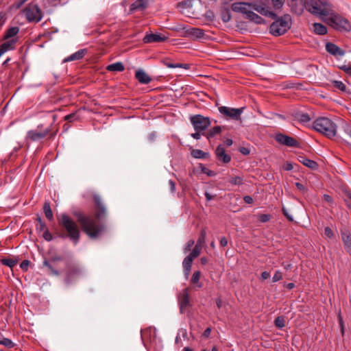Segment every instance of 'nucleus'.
I'll return each instance as SVG.
<instances>
[{
    "instance_id": "56",
    "label": "nucleus",
    "mask_w": 351,
    "mask_h": 351,
    "mask_svg": "<svg viewBox=\"0 0 351 351\" xmlns=\"http://www.w3.org/2000/svg\"><path fill=\"white\" fill-rule=\"evenodd\" d=\"M270 219H271L270 215L262 214L259 216V220H260V221H261L263 223L269 221L270 220Z\"/></svg>"
},
{
    "instance_id": "33",
    "label": "nucleus",
    "mask_w": 351,
    "mask_h": 351,
    "mask_svg": "<svg viewBox=\"0 0 351 351\" xmlns=\"http://www.w3.org/2000/svg\"><path fill=\"white\" fill-rule=\"evenodd\" d=\"M246 19L256 24H261L264 23V20L262 19V17L252 10L250 12H248V16Z\"/></svg>"
},
{
    "instance_id": "59",
    "label": "nucleus",
    "mask_w": 351,
    "mask_h": 351,
    "mask_svg": "<svg viewBox=\"0 0 351 351\" xmlns=\"http://www.w3.org/2000/svg\"><path fill=\"white\" fill-rule=\"evenodd\" d=\"M282 212L283 215H285V217L287 219L288 221H293V217L289 214L287 210L285 207H282Z\"/></svg>"
},
{
    "instance_id": "2",
    "label": "nucleus",
    "mask_w": 351,
    "mask_h": 351,
    "mask_svg": "<svg viewBox=\"0 0 351 351\" xmlns=\"http://www.w3.org/2000/svg\"><path fill=\"white\" fill-rule=\"evenodd\" d=\"M59 227L62 230L61 238L69 239L74 245H77L80 239V230L78 224L66 213L57 215Z\"/></svg>"
},
{
    "instance_id": "18",
    "label": "nucleus",
    "mask_w": 351,
    "mask_h": 351,
    "mask_svg": "<svg viewBox=\"0 0 351 351\" xmlns=\"http://www.w3.org/2000/svg\"><path fill=\"white\" fill-rule=\"evenodd\" d=\"M341 237L346 252L351 256V233L348 230H341Z\"/></svg>"
},
{
    "instance_id": "14",
    "label": "nucleus",
    "mask_w": 351,
    "mask_h": 351,
    "mask_svg": "<svg viewBox=\"0 0 351 351\" xmlns=\"http://www.w3.org/2000/svg\"><path fill=\"white\" fill-rule=\"evenodd\" d=\"M36 129L41 134H45L44 135L47 140L53 139L58 132V129H54L52 124L45 125L41 123Z\"/></svg>"
},
{
    "instance_id": "19",
    "label": "nucleus",
    "mask_w": 351,
    "mask_h": 351,
    "mask_svg": "<svg viewBox=\"0 0 351 351\" xmlns=\"http://www.w3.org/2000/svg\"><path fill=\"white\" fill-rule=\"evenodd\" d=\"M168 37L162 34H146L143 38L144 43H161L167 40Z\"/></svg>"
},
{
    "instance_id": "54",
    "label": "nucleus",
    "mask_w": 351,
    "mask_h": 351,
    "mask_svg": "<svg viewBox=\"0 0 351 351\" xmlns=\"http://www.w3.org/2000/svg\"><path fill=\"white\" fill-rule=\"evenodd\" d=\"M205 18L207 19V21H213L214 19H215V14L213 11L211 10H208L206 13H205Z\"/></svg>"
},
{
    "instance_id": "51",
    "label": "nucleus",
    "mask_w": 351,
    "mask_h": 351,
    "mask_svg": "<svg viewBox=\"0 0 351 351\" xmlns=\"http://www.w3.org/2000/svg\"><path fill=\"white\" fill-rule=\"evenodd\" d=\"M324 234L329 239L335 238V233L330 227H326L324 228Z\"/></svg>"
},
{
    "instance_id": "43",
    "label": "nucleus",
    "mask_w": 351,
    "mask_h": 351,
    "mask_svg": "<svg viewBox=\"0 0 351 351\" xmlns=\"http://www.w3.org/2000/svg\"><path fill=\"white\" fill-rule=\"evenodd\" d=\"M192 6V0H184L178 3L177 7L182 12L184 9L189 8Z\"/></svg>"
},
{
    "instance_id": "41",
    "label": "nucleus",
    "mask_w": 351,
    "mask_h": 351,
    "mask_svg": "<svg viewBox=\"0 0 351 351\" xmlns=\"http://www.w3.org/2000/svg\"><path fill=\"white\" fill-rule=\"evenodd\" d=\"M1 263L12 269L17 264V260L12 258H3L1 259Z\"/></svg>"
},
{
    "instance_id": "47",
    "label": "nucleus",
    "mask_w": 351,
    "mask_h": 351,
    "mask_svg": "<svg viewBox=\"0 0 351 351\" xmlns=\"http://www.w3.org/2000/svg\"><path fill=\"white\" fill-rule=\"evenodd\" d=\"M285 319L282 316L277 317L274 320V324L278 328H282L285 326Z\"/></svg>"
},
{
    "instance_id": "60",
    "label": "nucleus",
    "mask_w": 351,
    "mask_h": 351,
    "mask_svg": "<svg viewBox=\"0 0 351 351\" xmlns=\"http://www.w3.org/2000/svg\"><path fill=\"white\" fill-rule=\"evenodd\" d=\"M293 169V166L291 162H287L283 166V169L285 171H291Z\"/></svg>"
},
{
    "instance_id": "28",
    "label": "nucleus",
    "mask_w": 351,
    "mask_h": 351,
    "mask_svg": "<svg viewBox=\"0 0 351 351\" xmlns=\"http://www.w3.org/2000/svg\"><path fill=\"white\" fill-rule=\"evenodd\" d=\"M135 77L141 84H147L152 81L151 77L145 72L141 70L136 72Z\"/></svg>"
},
{
    "instance_id": "16",
    "label": "nucleus",
    "mask_w": 351,
    "mask_h": 351,
    "mask_svg": "<svg viewBox=\"0 0 351 351\" xmlns=\"http://www.w3.org/2000/svg\"><path fill=\"white\" fill-rule=\"evenodd\" d=\"M231 9L234 12H239L245 15V19L248 16V12H251L250 3L248 2H235L232 4Z\"/></svg>"
},
{
    "instance_id": "44",
    "label": "nucleus",
    "mask_w": 351,
    "mask_h": 351,
    "mask_svg": "<svg viewBox=\"0 0 351 351\" xmlns=\"http://www.w3.org/2000/svg\"><path fill=\"white\" fill-rule=\"evenodd\" d=\"M206 237V231L204 228H203L200 231L199 236L197 241L196 245H199L202 247L203 244L205 243Z\"/></svg>"
},
{
    "instance_id": "10",
    "label": "nucleus",
    "mask_w": 351,
    "mask_h": 351,
    "mask_svg": "<svg viewBox=\"0 0 351 351\" xmlns=\"http://www.w3.org/2000/svg\"><path fill=\"white\" fill-rule=\"evenodd\" d=\"M65 259L60 256H55L51 257L49 259H45L43 261V266L47 267L49 269V271L56 276L60 275L61 272L58 269V263L59 262H63Z\"/></svg>"
},
{
    "instance_id": "63",
    "label": "nucleus",
    "mask_w": 351,
    "mask_h": 351,
    "mask_svg": "<svg viewBox=\"0 0 351 351\" xmlns=\"http://www.w3.org/2000/svg\"><path fill=\"white\" fill-rule=\"evenodd\" d=\"M202 132V131H195V133L191 134V136L193 138L198 140L201 137Z\"/></svg>"
},
{
    "instance_id": "50",
    "label": "nucleus",
    "mask_w": 351,
    "mask_h": 351,
    "mask_svg": "<svg viewBox=\"0 0 351 351\" xmlns=\"http://www.w3.org/2000/svg\"><path fill=\"white\" fill-rule=\"evenodd\" d=\"M274 8L276 10L281 8L285 1V0H271Z\"/></svg>"
},
{
    "instance_id": "49",
    "label": "nucleus",
    "mask_w": 351,
    "mask_h": 351,
    "mask_svg": "<svg viewBox=\"0 0 351 351\" xmlns=\"http://www.w3.org/2000/svg\"><path fill=\"white\" fill-rule=\"evenodd\" d=\"M332 83H333V86L335 88H338L340 90L343 91V92L346 91V86L345 84H343L342 82L335 80V81H333Z\"/></svg>"
},
{
    "instance_id": "13",
    "label": "nucleus",
    "mask_w": 351,
    "mask_h": 351,
    "mask_svg": "<svg viewBox=\"0 0 351 351\" xmlns=\"http://www.w3.org/2000/svg\"><path fill=\"white\" fill-rule=\"evenodd\" d=\"M64 265L65 266V280L69 282L74 277L80 274V271L75 265L68 260L64 261Z\"/></svg>"
},
{
    "instance_id": "39",
    "label": "nucleus",
    "mask_w": 351,
    "mask_h": 351,
    "mask_svg": "<svg viewBox=\"0 0 351 351\" xmlns=\"http://www.w3.org/2000/svg\"><path fill=\"white\" fill-rule=\"evenodd\" d=\"M191 156L195 158H206L208 157L209 154L201 149H195L192 150Z\"/></svg>"
},
{
    "instance_id": "46",
    "label": "nucleus",
    "mask_w": 351,
    "mask_h": 351,
    "mask_svg": "<svg viewBox=\"0 0 351 351\" xmlns=\"http://www.w3.org/2000/svg\"><path fill=\"white\" fill-rule=\"evenodd\" d=\"M202 249V246L199 245H195L193 251L189 255L191 256L193 258H195L200 254Z\"/></svg>"
},
{
    "instance_id": "21",
    "label": "nucleus",
    "mask_w": 351,
    "mask_h": 351,
    "mask_svg": "<svg viewBox=\"0 0 351 351\" xmlns=\"http://www.w3.org/2000/svg\"><path fill=\"white\" fill-rule=\"evenodd\" d=\"M189 288L184 289L178 296V302L180 304V308L182 313L189 304Z\"/></svg>"
},
{
    "instance_id": "62",
    "label": "nucleus",
    "mask_w": 351,
    "mask_h": 351,
    "mask_svg": "<svg viewBox=\"0 0 351 351\" xmlns=\"http://www.w3.org/2000/svg\"><path fill=\"white\" fill-rule=\"evenodd\" d=\"M210 333H211V328H207L203 332L202 334V337H205V338H208L210 335Z\"/></svg>"
},
{
    "instance_id": "34",
    "label": "nucleus",
    "mask_w": 351,
    "mask_h": 351,
    "mask_svg": "<svg viewBox=\"0 0 351 351\" xmlns=\"http://www.w3.org/2000/svg\"><path fill=\"white\" fill-rule=\"evenodd\" d=\"M201 277V272L199 271H195L193 274V276L191 279V283L193 285H196L197 287L202 288L203 287V284L199 282V279Z\"/></svg>"
},
{
    "instance_id": "45",
    "label": "nucleus",
    "mask_w": 351,
    "mask_h": 351,
    "mask_svg": "<svg viewBox=\"0 0 351 351\" xmlns=\"http://www.w3.org/2000/svg\"><path fill=\"white\" fill-rule=\"evenodd\" d=\"M229 182L232 185H242L243 184V178L241 176H233L231 177L229 180Z\"/></svg>"
},
{
    "instance_id": "1",
    "label": "nucleus",
    "mask_w": 351,
    "mask_h": 351,
    "mask_svg": "<svg viewBox=\"0 0 351 351\" xmlns=\"http://www.w3.org/2000/svg\"><path fill=\"white\" fill-rule=\"evenodd\" d=\"M93 199L95 204L93 215H85L80 211L75 212L73 215L76 217L82 230L90 239H97L106 230L103 221L107 217L108 210L100 195L94 194Z\"/></svg>"
},
{
    "instance_id": "26",
    "label": "nucleus",
    "mask_w": 351,
    "mask_h": 351,
    "mask_svg": "<svg viewBox=\"0 0 351 351\" xmlns=\"http://www.w3.org/2000/svg\"><path fill=\"white\" fill-rule=\"evenodd\" d=\"M298 160L304 166L312 170H316L318 169V164L315 161L307 158L305 156H298Z\"/></svg>"
},
{
    "instance_id": "40",
    "label": "nucleus",
    "mask_w": 351,
    "mask_h": 351,
    "mask_svg": "<svg viewBox=\"0 0 351 351\" xmlns=\"http://www.w3.org/2000/svg\"><path fill=\"white\" fill-rule=\"evenodd\" d=\"M220 14L221 19L224 23H227L231 19V14L229 8H222Z\"/></svg>"
},
{
    "instance_id": "55",
    "label": "nucleus",
    "mask_w": 351,
    "mask_h": 351,
    "mask_svg": "<svg viewBox=\"0 0 351 351\" xmlns=\"http://www.w3.org/2000/svg\"><path fill=\"white\" fill-rule=\"evenodd\" d=\"M43 237L47 241H51L53 239V237L48 229L43 232Z\"/></svg>"
},
{
    "instance_id": "17",
    "label": "nucleus",
    "mask_w": 351,
    "mask_h": 351,
    "mask_svg": "<svg viewBox=\"0 0 351 351\" xmlns=\"http://www.w3.org/2000/svg\"><path fill=\"white\" fill-rule=\"evenodd\" d=\"M182 30L184 33V36L189 37L191 39L195 40L202 38L204 36V31L202 29L197 27L186 28L183 27Z\"/></svg>"
},
{
    "instance_id": "8",
    "label": "nucleus",
    "mask_w": 351,
    "mask_h": 351,
    "mask_svg": "<svg viewBox=\"0 0 351 351\" xmlns=\"http://www.w3.org/2000/svg\"><path fill=\"white\" fill-rule=\"evenodd\" d=\"M268 4V0L250 2L251 10H255L263 16L274 19L276 15L274 12L270 11Z\"/></svg>"
},
{
    "instance_id": "25",
    "label": "nucleus",
    "mask_w": 351,
    "mask_h": 351,
    "mask_svg": "<svg viewBox=\"0 0 351 351\" xmlns=\"http://www.w3.org/2000/svg\"><path fill=\"white\" fill-rule=\"evenodd\" d=\"M17 41V38H12L2 43L1 45H0V51L3 54L8 51L14 50L16 47V44Z\"/></svg>"
},
{
    "instance_id": "30",
    "label": "nucleus",
    "mask_w": 351,
    "mask_h": 351,
    "mask_svg": "<svg viewBox=\"0 0 351 351\" xmlns=\"http://www.w3.org/2000/svg\"><path fill=\"white\" fill-rule=\"evenodd\" d=\"M193 259L194 258H193L191 256L188 255L187 256H186L184 258V259L183 261L182 265H183V268H184V270L185 272V275L186 276H189V274L191 271V265H192Z\"/></svg>"
},
{
    "instance_id": "64",
    "label": "nucleus",
    "mask_w": 351,
    "mask_h": 351,
    "mask_svg": "<svg viewBox=\"0 0 351 351\" xmlns=\"http://www.w3.org/2000/svg\"><path fill=\"white\" fill-rule=\"evenodd\" d=\"M220 245L222 247H226L228 245V240L225 237H223L220 239Z\"/></svg>"
},
{
    "instance_id": "42",
    "label": "nucleus",
    "mask_w": 351,
    "mask_h": 351,
    "mask_svg": "<svg viewBox=\"0 0 351 351\" xmlns=\"http://www.w3.org/2000/svg\"><path fill=\"white\" fill-rule=\"evenodd\" d=\"M36 220L37 221L36 226L38 231L44 232L48 229L45 223L42 220L40 217H38Z\"/></svg>"
},
{
    "instance_id": "29",
    "label": "nucleus",
    "mask_w": 351,
    "mask_h": 351,
    "mask_svg": "<svg viewBox=\"0 0 351 351\" xmlns=\"http://www.w3.org/2000/svg\"><path fill=\"white\" fill-rule=\"evenodd\" d=\"M87 51L86 49H80L75 53L71 54L66 58H65L64 62L78 60L82 59L86 55Z\"/></svg>"
},
{
    "instance_id": "58",
    "label": "nucleus",
    "mask_w": 351,
    "mask_h": 351,
    "mask_svg": "<svg viewBox=\"0 0 351 351\" xmlns=\"http://www.w3.org/2000/svg\"><path fill=\"white\" fill-rule=\"evenodd\" d=\"M282 278V273L279 271H276L273 276V282H278Z\"/></svg>"
},
{
    "instance_id": "6",
    "label": "nucleus",
    "mask_w": 351,
    "mask_h": 351,
    "mask_svg": "<svg viewBox=\"0 0 351 351\" xmlns=\"http://www.w3.org/2000/svg\"><path fill=\"white\" fill-rule=\"evenodd\" d=\"M330 16L328 23L333 28L339 31L349 32L351 30V25L348 19L338 14H333L332 12Z\"/></svg>"
},
{
    "instance_id": "37",
    "label": "nucleus",
    "mask_w": 351,
    "mask_h": 351,
    "mask_svg": "<svg viewBox=\"0 0 351 351\" xmlns=\"http://www.w3.org/2000/svg\"><path fill=\"white\" fill-rule=\"evenodd\" d=\"M314 32L319 35H324L327 33V28L322 23H315L313 24Z\"/></svg>"
},
{
    "instance_id": "9",
    "label": "nucleus",
    "mask_w": 351,
    "mask_h": 351,
    "mask_svg": "<svg viewBox=\"0 0 351 351\" xmlns=\"http://www.w3.org/2000/svg\"><path fill=\"white\" fill-rule=\"evenodd\" d=\"M190 121L195 131H204L210 125L209 117L202 114H195L190 117Z\"/></svg>"
},
{
    "instance_id": "57",
    "label": "nucleus",
    "mask_w": 351,
    "mask_h": 351,
    "mask_svg": "<svg viewBox=\"0 0 351 351\" xmlns=\"http://www.w3.org/2000/svg\"><path fill=\"white\" fill-rule=\"evenodd\" d=\"M29 264H30V261H28V260H24L23 261H22V263H21L20 265V267L21 268L24 270V271H27L28 269V267L29 266Z\"/></svg>"
},
{
    "instance_id": "31",
    "label": "nucleus",
    "mask_w": 351,
    "mask_h": 351,
    "mask_svg": "<svg viewBox=\"0 0 351 351\" xmlns=\"http://www.w3.org/2000/svg\"><path fill=\"white\" fill-rule=\"evenodd\" d=\"M19 32V27H12L8 28L5 32L3 36L4 40H8L10 38H12L18 34Z\"/></svg>"
},
{
    "instance_id": "61",
    "label": "nucleus",
    "mask_w": 351,
    "mask_h": 351,
    "mask_svg": "<svg viewBox=\"0 0 351 351\" xmlns=\"http://www.w3.org/2000/svg\"><path fill=\"white\" fill-rule=\"evenodd\" d=\"M243 200L246 204H252L254 202L253 198L250 195H245L243 197Z\"/></svg>"
},
{
    "instance_id": "38",
    "label": "nucleus",
    "mask_w": 351,
    "mask_h": 351,
    "mask_svg": "<svg viewBox=\"0 0 351 351\" xmlns=\"http://www.w3.org/2000/svg\"><path fill=\"white\" fill-rule=\"evenodd\" d=\"M43 211H44L45 215L47 219L51 221L53 219V212L51 209L49 202H45V204L43 205Z\"/></svg>"
},
{
    "instance_id": "48",
    "label": "nucleus",
    "mask_w": 351,
    "mask_h": 351,
    "mask_svg": "<svg viewBox=\"0 0 351 351\" xmlns=\"http://www.w3.org/2000/svg\"><path fill=\"white\" fill-rule=\"evenodd\" d=\"M0 345H3L7 348H12L14 347V343L8 338H3L0 339Z\"/></svg>"
},
{
    "instance_id": "52",
    "label": "nucleus",
    "mask_w": 351,
    "mask_h": 351,
    "mask_svg": "<svg viewBox=\"0 0 351 351\" xmlns=\"http://www.w3.org/2000/svg\"><path fill=\"white\" fill-rule=\"evenodd\" d=\"M339 68L346 72L347 74L351 75V63H349L348 64H343L341 66H339Z\"/></svg>"
},
{
    "instance_id": "20",
    "label": "nucleus",
    "mask_w": 351,
    "mask_h": 351,
    "mask_svg": "<svg viewBox=\"0 0 351 351\" xmlns=\"http://www.w3.org/2000/svg\"><path fill=\"white\" fill-rule=\"evenodd\" d=\"M215 153L219 161L225 164L230 162L231 156L226 153L225 149L221 145H219L217 147Z\"/></svg>"
},
{
    "instance_id": "15",
    "label": "nucleus",
    "mask_w": 351,
    "mask_h": 351,
    "mask_svg": "<svg viewBox=\"0 0 351 351\" xmlns=\"http://www.w3.org/2000/svg\"><path fill=\"white\" fill-rule=\"evenodd\" d=\"M276 141L281 145L291 147H299L300 143L293 137L283 134H277L275 136Z\"/></svg>"
},
{
    "instance_id": "35",
    "label": "nucleus",
    "mask_w": 351,
    "mask_h": 351,
    "mask_svg": "<svg viewBox=\"0 0 351 351\" xmlns=\"http://www.w3.org/2000/svg\"><path fill=\"white\" fill-rule=\"evenodd\" d=\"M125 67L122 62H118L107 66L106 69L109 71H123Z\"/></svg>"
},
{
    "instance_id": "53",
    "label": "nucleus",
    "mask_w": 351,
    "mask_h": 351,
    "mask_svg": "<svg viewBox=\"0 0 351 351\" xmlns=\"http://www.w3.org/2000/svg\"><path fill=\"white\" fill-rule=\"evenodd\" d=\"M195 242L193 240H189L186 243L184 248V252L186 253L189 251H191L192 247L193 246Z\"/></svg>"
},
{
    "instance_id": "4",
    "label": "nucleus",
    "mask_w": 351,
    "mask_h": 351,
    "mask_svg": "<svg viewBox=\"0 0 351 351\" xmlns=\"http://www.w3.org/2000/svg\"><path fill=\"white\" fill-rule=\"evenodd\" d=\"M315 131L324 134L328 138H332L337 134V125L330 119L319 117L313 122Z\"/></svg>"
},
{
    "instance_id": "22",
    "label": "nucleus",
    "mask_w": 351,
    "mask_h": 351,
    "mask_svg": "<svg viewBox=\"0 0 351 351\" xmlns=\"http://www.w3.org/2000/svg\"><path fill=\"white\" fill-rule=\"evenodd\" d=\"M326 50L330 54L334 56H343L345 51L332 43H327L326 44Z\"/></svg>"
},
{
    "instance_id": "36",
    "label": "nucleus",
    "mask_w": 351,
    "mask_h": 351,
    "mask_svg": "<svg viewBox=\"0 0 351 351\" xmlns=\"http://www.w3.org/2000/svg\"><path fill=\"white\" fill-rule=\"evenodd\" d=\"M162 63L164 65H165L168 68H171V69L183 68L185 69H189V65L187 64H180V63L173 64V63L170 62L167 60H163Z\"/></svg>"
},
{
    "instance_id": "23",
    "label": "nucleus",
    "mask_w": 351,
    "mask_h": 351,
    "mask_svg": "<svg viewBox=\"0 0 351 351\" xmlns=\"http://www.w3.org/2000/svg\"><path fill=\"white\" fill-rule=\"evenodd\" d=\"M45 134H41L36 129L31 130L27 132L26 134V140L28 141L36 142L39 141L43 139H46L45 137Z\"/></svg>"
},
{
    "instance_id": "7",
    "label": "nucleus",
    "mask_w": 351,
    "mask_h": 351,
    "mask_svg": "<svg viewBox=\"0 0 351 351\" xmlns=\"http://www.w3.org/2000/svg\"><path fill=\"white\" fill-rule=\"evenodd\" d=\"M26 19L29 22L38 23L41 21L43 18V12L39 6L34 3L28 4L23 10Z\"/></svg>"
},
{
    "instance_id": "12",
    "label": "nucleus",
    "mask_w": 351,
    "mask_h": 351,
    "mask_svg": "<svg viewBox=\"0 0 351 351\" xmlns=\"http://www.w3.org/2000/svg\"><path fill=\"white\" fill-rule=\"evenodd\" d=\"M243 110V108H232L227 106H221L219 108V111L221 114L234 120L240 119Z\"/></svg>"
},
{
    "instance_id": "27",
    "label": "nucleus",
    "mask_w": 351,
    "mask_h": 351,
    "mask_svg": "<svg viewBox=\"0 0 351 351\" xmlns=\"http://www.w3.org/2000/svg\"><path fill=\"white\" fill-rule=\"evenodd\" d=\"M293 117L295 121H297L301 123H306L311 121V117L307 113L302 112H295L293 114Z\"/></svg>"
},
{
    "instance_id": "32",
    "label": "nucleus",
    "mask_w": 351,
    "mask_h": 351,
    "mask_svg": "<svg viewBox=\"0 0 351 351\" xmlns=\"http://www.w3.org/2000/svg\"><path fill=\"white\" fill-rule=\"evenodd\" d=\"M221 132V127L217 125L212 128L207 132L203 133V135H204L208 139H210L214 137L216 134H219Z\"/></svg>"
},
{
    "instance_id": "3",
    "label": "nucleus",
    "mask_w": 351,
    "mask_h": 351,
    "mask_svg": "<svg viewBox=\"0 0 351 351\" xmlns=\"http://www.w3.org/2000/svg\"><path fill=\"white\" fill-rule=\"evenodd\" d=\"M303 6L311 14L327 16L332 12L330 5L325 0H304Z\"/></svg>"
},
{
    "instance_id": "24",
    "label": "nucleus",
    "mask_w": 351,
    "mask_h": 351,
    "mask_svg": "<svg viewBox=\"0 0 351 351\" xmlns=\"http://www.w3.org/2000/svg\"><path fill=\"white\" fill-rule=\"evenodd\" d=\"M148 0H136L131 4L130 12L143 11L147 8Z\"/></svg>"
},
{
    "instance_id": "5",
    "label": "nucleus",
    "mask_w": 351,
    "mask_h": 351,
    "mask_svg": "<svg viewBox=\"0 0 351 351\" xmlns=\"http://www.w3.org/2000/svg\"><path fill=\"white\" fill-rule=\"evenodd\" d=\"M291 19L290 15L285 14L278 18L270 25V33L276 36L285 34L291 27Z\"/></svg>"
},
{
    "instance_id": "11",
    "label": "nucleus",
    "mask_w": 351,
    "mask_h": 351,
    "mask_svg": "<svg viewBox=\"0 0 351 351\" xmlns=\"http://www.w3.org/2000/svg\"><path fill=\"white\" fill-rule=\"evenodd\" d=\"M142 340L148 350L152 349V343H156V330L151 327L141 331Z\"/></svg>"
}]
</instances>
